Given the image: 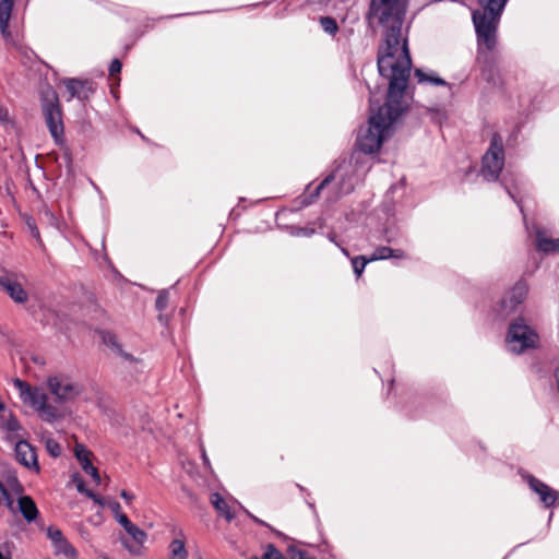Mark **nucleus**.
<instances>
[{
	"instance_id": "1",
	"label": "nucleus",
	"mask_w": 559,
	"mask_h": 559,
	"mask_svg": "<svg viewBox=\"0 0 559 559\" xmlns=\"http://www.w3.org/2000/svg\"><path fill=\"white\" fill-rule=\"evenodd\" d=\"M408 0H372L371 15L386 28L383 45L378 52V70L389 81L386 100L408 106L406 88L412 61L402 24Z\"/></svg>"
},
{
	"instance_id": "2",
	"label": "nucleus",
	"mask_w": 559,
	"mask_h": 559,
	"mask_svg": "<svg viewBox=\"0 0 559 559\" xmlns=\"http://www.w3.org/2000/svg\"><path fill=\"white\" fill-rule=\"evenodd\" d=\"M374 105V95L370 92V116L368 123L359 130L357 136V146L366 154H372L380 150L384 140L391 134L392 124L407 108V106L390 104L386 100L376 111Z\"/></svg>"
},
{
	"instance_id": "3",
	"label": "nucleus",
	"mask_w": 559,
	"mask_h": 559,
	"mask_svg": "<svg viewBox=\"0 0 559 559\" xmlns=\"http://www.w3.org/2000/svg\"><path fill=\"white\" fill-rule=\"evenodd\" d=\"M508 0H479L480 9L473 12V23L479 50H492L497 44V28Z\"/></svg>"
},
{
	"instance_id": "4",
	"label": "nucleus",
	"mask_w": 559,
	"mask_h": 559,
	"mask_svg": "<svg viewBox=\"0 0 559 559\" xmlns=\"http://www.w3.org/2000/svg\"><path fill=\"white\" fill-rule=\"evenodd\" d=\"M357 179L354 175V170L349 164L343 163L337 166L335 171L328 176L314 190L313 194L310 195V200L304 201L302 203L308 205L314 198L318 197L321 190L325 188H332L333 195L330 200H336L342 195L348 194L354 190Z\"/></svg>"
},
{
	"instance_id": "5",
	"label": "nucleus",
	"mask_w": 559,
	"mask_h": 559,
	"mask_svg": "<svg viewBox=\"0 0 559 559\" xmlns=\"http://www.w3.org/2000/svg\"><path fill=\"white\" fill-rule=\"evenodd\" d=\"M539 335L524 318L514 319L508 329L506 345L509 352L522 354L538 346Z\"/></svg>"
},
{
	"instance_id": "6",
	"label": "nucleus",
	"mask_w": 559,
	"mask_h": 559,
	"mask_svg": "<svg viewBox=\"0 0 559 559\" xmlns=\"http://www.w3.org/2000/svg\"><path fill=\"white\" fill-rule=\"evenodd\" d=\"M13 384L19 391L22 402L34 408L43 418L53 420L57 418V408L49 404L48 395L41 388L32 386L21 379H14Z\"/></svg>"
},
{
	"instance_id": "7",
	"label": "nucleus",
	"mask_w": 559,
	"mask_h": 559,
	"mask_svg": "<svg viewBox=\"0 0 559 559\" xmlns=\"http://www.w3.org/2000/svg\"><path fill=\"white\" fill-rule=\"evenodd\" d=\"M504 166V151L502 139L498 134H493L490 146L483 157L481 176L487 181H496L499 179L500 173Z\"/></svg>"
},
{
	"instance_id": "8",
	"label": "nucleus",
	"mask_w": 559,
	"mask_h": 559,
	"mask_svg": "<svg viewBox=\"0 0 559 559\" xmlns=\"http://www.w3.org/2000/svg\"><path fill=\"white\" fill-rule=\"evenodd\" d=\"M47 388L59 403L73 401L83 392V386L66 374L48 377Z\"/></svg>"
},
{
	"instance_id": "9",
	"label": "nucleus",
	"mask_w": 559,
	"mask_h": 559,
	"mask_svg": "<svg viewBox=\"0 0 559 559\" xmlns=\"http://www.w3.org/2000/svg\"><path fill=\"white\" fill-rule=\"evenodd\" d=\"M46 124L52 138L58 142L63 135L62 115L57 99L46 102L43 107Z\"/></svg>"
},
{
	"instance_id": "10",
	"label": "nucleus",
	"mask_w": 559,
	"mask_h": 559,
	"mask_svg": "<svg viewBox=\"0 0 559 559\" xmlns=\"http://www.w3.org/2000/svg\"><path fill=\"white\" fill-rule=\"evenodd\" d=\"M16 461L26 467L28 471L36 474L39 473L40 467L37 460V453L35 448L25 440H19L14 448Z\"/></svg>"
},
{
	"instance_id": "11",
	"label": "nucleus",
	"mask_w": 559,
	"mask_h": 559,
	"mask_svg": "<svg viewBox=\"0 0 559 559\" xmlns=\"http://www.w3.org/2000/svg\"><path fill=\"white\" fill-rule=\"evenodd\" d=\"M0 292L5 293L14 302L25 304L28 294L13 273H3V282H0Z\"/></svg>"
},
{
	"instance_id": "12",
	"label": "nucleus",
	"mask_w": 559,
	"mask_h": 559,
	"mask_svg": "<svg viewBox=\"0 0 559 559\" xmlns=\"http://www.w3.org/2000/svg\"><path fill=\"white\" fill-rule=\"evenodd\" d=\"M528 288L523 282L516 283L501 301V309L504 316L514 312L526 298Z\"/></svg>"
},
{
	"instance_id": "13",
	"label": "nucleus",
	"mask_w": 559,
	"mask_h": 559,
	"mask_svg": "<svg viewBox=\"0 0 559 559\" xmlns=\"http://www.w3.org/2000/svg\"><path fill=\"white\" fill-rule=\"evenodd\" d=\"M126 533L128 537L120 536L123 547L132 555H141L147 538L146 533L135 524H132Z\"/></svg>"
},
{
	"instance_id": "14",
	"label": "nucleus",
	"mask_w": 559,
	"mask_h": 559,
	"mask_svg": "<svg viewBox=\"0 0 559 559\" xmlns=\"http://www.w3.org/2000/svg\"><path fill=\"white\" fill-rule=\"evenodd\" d=\"M530 488L539 496L545 507H551L557 501V491L532 475L525 477Z\"/></svg>"
},
{
	"instance_id": "15",
	"label": "nucleus",
	"mask_w": 559,
	"mask_h": 559,
	"mask_svg": "<svg viewBox=\"0 0 559 559\" xmlns=\"http://www.w3.org/2000/svg\"><path fill=\"white\" fill-rule=\"evenodd\" d=\"M64 85L69 92V99L78 97L79 99H86L88 94L93 91L88 82H83L76 79L64 80Z\"/></svg>"
},
{
	"instance_id": "16",
	"label": "nucleus",
	"mask_w": 559,
	"mask_h": 559,
	"mask_svg": "<svg viewBox=\"0 0 559 559\" xmlns=\"http://www.w3.org/2000/svg\"><path fill=\"white\" fill-rule=\"evenodd\" d=\"M19 511L27 522H33L38 515L36 503L29 496H21L17 499Z\"/></svg>"
},
{
	"instance_id": "17",
	"label": "nucleus",
	"mask_w": 559,
	"mask_h": 559,
	"mask_svg": "<svg viewBox=\"0 0 559 559\" xmlns=\"http://www.w3.org/2000/svg\"><path fill=\"white\" fill-rule=\"evenodd\" d=\"M14 0H0V32L4 37L10 35L9 22Z\"/></svg>"
},
{
	"instance_id": "18",
	"label": "nucleus",
	"mask_w": 559,
	"mask_h": 559,
	"mask_svg": "<svg viewBox=\"0 0 559 559\" xmlns=\"http://www.w3.org/2000/svg\"><path fill=\"white\" fill-rule=\"evenodd\" d=\"M536 248L538 251L544 253L559 252V238L550 239L546 238L544 234L538 230L536 235Z\"/></svg>"
},
{
	"instance_id": "19",
	"label": "nucleus",
	"mask_w": 559,
	"mask_h": 559,
	"mask_svg": "<svg viewBox=\"0 0 559 559\" xmlns=\"http://www.w3.org/2000/svg\"><path fill=\"white\" fill-rule=\"evenodd\" d=\"M405 252L401 249H392L390 247H379L374 250L372 255L369 258L370 261L385 260L389 258L404 259Z\"/></svg>"
},
{
	"instance_id": "20",
	"label": "nucleus",
	"mask_w": 559,
	"mask_h": 559,
	"mask_svg": "<svg viewBox=\"0 0 559 559\" xmlns=\"http://www.w3.org/2000/svg\"><path fill=\"white\" fill-rule=\"evenodd\" d=\"M211 503L213 504L215 510L227 521H231L235 518V514L231 511L230 507L219 493L215 492L211 496Z\"/></svg>"
},
{
	"instance_id": "21",
	"label": "nucleus",
	"mask_w": 559,
	"mask_h": 559,
	"mask_svg": "<svg viewBox=\"0 0 559 559\" xmlns=\"http://www.w3.org/2000/svg\"><path fill=\"white\" fill-rule=\"evenodd\" d=\"M415 75L418 79L419 83H428L432 85H441L448 86L449 84L442 78L438 76V74L433 71L425 72L420 69L415 71Z\"/></svg>"
},
{
	"instance_id": "22",
	"label": "nucleus",
	"mask_w": 559,
	"mask_h": 559,
	"mask_svg": "<svg viewBox=\"0 0 559 559\" xmlns=\"http://www.w3.org/2000/svg\"><path fill=\"white\" fill-rule=\"evenodd\" d=\"M170 559H186L188 552L186 550L185 542L181 539H174L169 545Z\"/></svg>"
},
{
	"instance_id": "23",
	"label": "nucleus",
	"mask_w": 559,
	"mask_h": 559,
	"mask_svg": "<svg viewBox=\"0 0 559 559\" xmlns=\"http://www.w3.org/2000/svg\"><path fill=\"white\" fill-rule=\"evenodd\" d=\"M3 485L8 493L21 495L23 492V486L20 484L17 477L11 473L5 476V484L3 483Z\"/></svg>"
},
{
	"instance_id": "24",
	"label": "nucleus",
	"mask_w": 559,
	"mask_h": 559,
	"mask_svg": "<svg viewBox=\"0 0 559 559\" xmlns=\"http://www.w3.org/2000/svg\"><path fill=\"white\" fill-rule=\"evenodd\" d=\"M3 428L15 437H19V431L22 430L17 418L11 414L3 420Z\"/></svg>"
},
{
	"instance_id": "25",
	"label": "nucleus",
	"mask_w": 559,
	"mask_h": 559,
	"mask_svg": "<svg viewBox=\"0 0 559 559\" xmlns=\"http://www.w3.org/2000/svg\"><path fill=\"white\" fill-rule=\"evenodd\" d=\"M483 79L489 84L497 86L500 83V76L493 67H487L481 72Z\"/></svg>"
},
{
	"instance_id": "26",
	"label": "nucleus",
	"mask_w": 559,
	"mask_h": 559,
	"mask_svg": "<svg viewBox=\"0 0 559 559\" xmlns=\"http://www.w3.org/2000/svg\"><path fill=\"white\" fill-rule=\"evenodd\" d=\"M371 262L369 258H366L364 255L356 257L352 259V265L354 273L357 277L361 276L366 265Z\"/></svg>"
},
{
	"instance_id": "27",
	"label": "nucleus",
	"mask_w": 559,
	"mask_h": 559,
	"mask_svg": "<svg viewBox=\"0 0 559 559\" xmlns=\"http://www.w3.org/2000/svg\"><path fill=\"white\" fill-rule=\"evenodd\" d=\"M502 185L506 189V191L508 192V194L510 195V198L520 206V210L521 212H523V209L521 206V200L518 199V195H516V192H515V188H516V182H514L512 186L510 185V180H509V177L508 176H504L503 179H502Z\"/></svg>"
},
{
	"instance_id": "28",
	"label": "nucleus",
	"mask_w": 559,
	"mask_h": 559,
	"mask_svg": "<svg viewBox=\"0 0 559 559\" xmlns=\"http://www.w3.org/2000/svg\"><path fill=\"white\" fill-rule=\"evenodd\" d=\"M320 25L323 28V31L330 35L336 34L338 27L333 17L324 16L320 19Z\"/></svg>"
},
{
	"instance_id": "29",
	"label": "nucleus",
	"mask_w": 559,
	"mask_h": 559,
	"mask_svg": "<svg viewBox=\"0 0 559 559\" xmlns=\"http://www.w3.org/2000/svg\"><path fill=\"white\" fill-rule=\"evenodd\" d=\"M104 342L112 347H116L118 353L123 356L126 359H132V356L127 354V353H123L122 349L120 348V346L118 345L117 343V340H116V336L110 334V333H107L104 335Z\"/></svg>"
},
{
	"instance_id": "30",
	"label": "nucleus",
	"mask_w": 559,
	"mask_h": 559,
	"mask_svg": "<svg viewBox=\"0 0 559 559\" xmlns=\"http://www.w3.org/2000/svg\"><path fill=\"white\" fill-rule=\"evenodd\" d=\"M55 546L59 552H62L66 556L75 555V549L68 543L64 537L59 543H56Z\"/></svg>"
},
{
	"instance_id": "31",
	"label": "nucleus",
	"mask_w": 559,
	"mask_h": 559,
	"mask_svg": "<svg viewBox=\"0 0 559 559\" xmlns=\"http://www.w3.org/2000/svg\"><path fill=\"white\" fill-rule=\"evenodd\" d=\"M75 456L78 461L81 463V465L84 464V462H91L90 461V451L86 450L83 445H76L75 447Z\"/></svg>"
},
{
	"instance_id": "32",
	"label": "nucleus",
	"mask_w": 559,
	"mask_h": 559,
	"mask_svg": "<svg viewBox=\"0 0 559 559\" xmlns=\"http://www.w3.org/2000/svg\"><path fill=\"white\" fill-rule=\"evenodd\" d=\"M168 305V292L160 290L156 298V308L159 311H163L167 308Z\"/></svg>"
},
{
	"instance_id": "33",
	"label": "nucleus",
	"mask_w": 559,
	"mask_h": 559,
	"mask_svg": "<svg viewBox=\"0 0 559 559\" xmlns=\"http://www.w3.org/2000/svg\"><path fill=\"white\" fill-rule=\"evenodd\" d=\"M46 449L49 452V454L53 457H57L61 454V447L57 441L52 439H48L46 441Z\"/></svg>"
},
{
	"instance_id": "34",
	"label": "nucleus",
	"mask_w": 559,
	"mask_h": 559,
	"mask_svg": "<svg viewBox=\"0 0 559 559\" xmlns=\"http://www.w3.org/2000/svg\"><path fill=\"white\" fill-rule=\"evenodd\" d=\"M264 559H285L284 556L273 546L269 545L264 552Z\"/></svg>"
},
{
	"instance_id": "35",
	"label": "nucleus",
	"mask_w": 559,
	"mask_h": 559,
	"mask_svg": "<svg viewBox=\"0 0 559 559\" xmlns=\"http://www.w3.org/2000/svg\"><path fill=\"white\" fill-rule=\"evenodd\" d=\"M289 555L290 559H314L313 557L309 556L306 551L294 547L289 548Z\"/></svg>"
},
{
	"instance_id": "36",
	"label": "nucleus",
	"mask_w": 559,
	"mask_h": 559,
	"mask_svg": "<svg viewBox=\"0 0 559 559\" xmlns=\"http://www.w3.org/2000/svg\"><path fill=\"white\" fill-rule=\"evenodd\" d=\"M47 535L53 544L59 543L63 538L62 532L55 527H49Z\"/></svg>"
},
{
	"instance_id": "37",
	"label": "nucleus",
	"mask_w": 559,
	"mask_h": 559,
	"mask_svg": "<svg viewBox=\"0 0 559 559\" xmlns=\"http://www.w3.org/2000/svg\"><path fill=\"white\" fill-rule=\"evenodd\" d=\"M108 509H110V511L114 513V516H118V514H122L121 512V506L119 502H117L116 500H110L108 499L107 502H106V506Z\"/></svg>"
},
{
	"instance_id": "38",
	"label": "nucleus",
	"mask_w": 559,
	"mask_h": 559,
	"mask_svg": "<svg viewBox=\"0 0 559 559\" xmlns=\"http://www.w3.org/2000/svg\"><path fill=\"white\" fill-rule=\"evenodd\" d=\"M85 495L92 499L95 503L99 504L100 507H105L108 499H104L99 495L95 493L92 490H86Z\"/></svg>"
},
{
	"instance_id": "39",
	"label": "nucleus",
	"mask_w": 559,
	"mask_h": 559,
	"mask_svg": "<svg viewBox=\"0 0 559 559\" xmlns=\"http://www.w3.org/2000/svg\"><path fill=\"white\" fill-rule=\"evenodd\" d=\"M115 519L124 528V531L133 524L124 513L118 514Z\"/></svg>"
},
{
	"instance_id": "40",
	"label": "nucleus",
	"mask_w": 559,
	"mask_h": 559,
	"mask_svg": "<svg viewBox=\"0 0 559 559\" xmlns=\"http://www.w3.org/2000/svg\"><path fill=\"white\" fill-rule=\"evenodd\" d=\"M122 64L118 59H114L109 66L110 75H115L121 71Z\"/></svg>"
},
{
	"instance_id": "41",
	"label": "nucleus",
	"mask_w": 559,
	"mask_h": 559,
	"mask_svg": "<svg viewBox=\"0 0 559 559\" xmlns=\"http://www.w3.org/2000/svg\"><path fill=\"white\" fill-rule=\"evenodd\" d=\"M27 225H28V227H29L31 235H32L34 238H36V239L38 240V242H40V243H41V239H40L39 230H38V228L36 227V225L34 224V222L29 219V221L27 222Z\"/></svg>"
},
{
	"instance_id": "42",
	"label": "nucleus",
	"mask_w": 559,
	"mask_h": 559,
	"mask_svg": "<svg viewBox=\"0 0 559 559\" xmlns=\"http://www.w3.org/2000/svg\"><path fill=\"white\" fill-rule=\"evenodd\" d=\"M328 238L331 242L335 243L337 247L341 248V251L343 252V254H345L346 257H349V253L347 251L346 248L342 247L338 242H337V239H336V235L334 233H330L328 235Z\"/></svg>"
},
{
	"instance_id": "43",
	"label": "nucleus",
	"mask_w": 559,
	"mask_h": 559,
	"mask_svg": "<svg viewBox=\"0 0 559 559\" xmlns=\"http://www.w3.org/2000/svg\"><path fill=\"white\" fill-rule=\"evenodd\" d=\"M81 467L88 475L92 473H95V471H97V468L94 467L91 462H84V464L81 465Z\"/></svg>"
},
{
	"instance_id": "44",
	"label": "nucleus",
	"mask_w": 559,
	"mask_h": 559,
	"mask_svg": "<svg viewBox=\"0 0 559 559\" xmlns=\"http://www.w3.org/2000/svg\"><path fill=\"white\" fill-rule=\"evenodd\" d=\"M120 496L129 503L133 499V495L127 490H122Z\"/></svg>"
},
{
	"instance_id": "45",
	"label": "nucleus",
	"mask_w": 559,
	"mask_h": 559,
	"mask_svg": "<svg viewBox=\"0 0 559 559\" xmlns=\"http://www.w3.org/2000/svg\"><path fill=\"white\" fill-rule=\"evenodd\" d=\"M313 233H314L313 229L301 228L299 230L298 235H304V236L310 237Z\"/></svg>"
},
{
	"instance_id": "46",
	"label": "nucleus",
	"mask_w": 559,
	"mask_h": 559,
	"mask_svg": "<svg viewBox=\"0 0 559 559\" xmlns=\"http://www.w3.org/2000/svg\"><path fill=\"white\" fill-rule=\"evenodd\" d=\"M8 119V111L7 109L0 107V121H4Z\"/></svg>"
},
{
	"instance_id": "47",
	"label": "nucleus",
	"mask_w": 559,
	"mask_h": 559,
	"mask_svg": "<svg viewBox=\"0 0 559 559\" xmlns=\"http://www.w3.org/2000/svg\"><path fill=\"white\" fill-rule=\"evenodd\" d=\"M91 477L94 479V481L98 485L100 483V476L98 474V471H95V473L90 474Z\"/></svg>"
},
{
	"instance_id": "48",
	"label": "nucleus",
	"mask_w": 559,
	"mask_h": 559,
	"mask_svg": "<svg viewBox=\"0 0 559 559\" xmlns=\"http://www.w3.org/2000/svg\"><path fill=\"white\" fill-rule=\"evenodd\" d=\"M91 477L94 479V481L98 485L100 483V476L98 474V471H95V473L90 474Z\"/></svg>"
},
{
	"instance_id": "49",
	"label": "nucleus",
	"mask_w": 559,
	"mask_h": 559,
	"mask_svg": "<svg viewBox=\"0 0 559 559\" xmlns=\"http://www.w3.org/2000/svg\"><path fill=\"white\" fill-rule=\"evenodd\" d=\"M202 460H203V463L210 467V461H209V457L205 453V450L202 448Z\"/></svg>"
},
{
	"instance_id": "50",
	"label": "nucleus",
	"mask_w": 559,
	"mask_h": 559,
	"mask_svg": "<svg viewBox=\"0 0 559 559\" xmlns=\"http://www.w3.org/2000/svg\"><path fill=\"white\" fill-rule=\"evenodd\" d=\"M246 513H247V514H248V515H249V516H250L254 522H257V523H259V524H262V525H265V523H264L262 520H260V519L255 518L254 515H252V514H251V513H249L248 511H246Z\"/></svg>"
},
{
	"instance_id": "51",
	"label": "nucleus",
	"mask_w": 559,
	"mask_h": 559,
	"mask_svg": "<svg viewBox=\"0 0 559 559\" xmlns=\"http://www.w3.org/2000/svg\"><path fill=\"white\" fill-rule=\"evenodd\" d=\"M78 490H79L80 492L85 493V491H86L87 489H85V488H84V485H83L82 483H80V484L78 485Z\"/></svg>"
},
{
	"instance_id": "52",
	"label": "nucleus",
	"mask_w": 559,
	"mask_h": 559,
	"mask_svg": "<svg viewBox=\"0 0 559 559\" xmlns=\"http://www.w3.org/2000/svg\"><path fill=\"white\" fill-rule=\"evenodd\" d=\"M4 409V404L0 401V411Z\"/></svg>"
},
{
	"instance_id": "53",
	"label": "nucleus",
	"mask_w": 559,
	"mask_h": 559,
	"mask_svg": "<svg viewBox=\"0 0 559 559\" xmlns=\"http://www.w3.org/2000/svg\"><path fill=\"white\" fill-rule=\"evenodd\" d=\"M0 282H3V273L0 275Z\"/></svg>"
},
{
	"instance_id": "54",
	"label": "nucleus",
	"mask_w": 559,
	"mask_h": 559,
	"mask_svg": "<svg viewBox=\"0 0 559 559\" xmlns=\"http://www.w3.org/2000/svg\"><path fill=\"white\" fill-rule=\"evenodd\" d=\"M250 559H259V558H257V557H251Z\"/></svg>"
}]
</instances>
